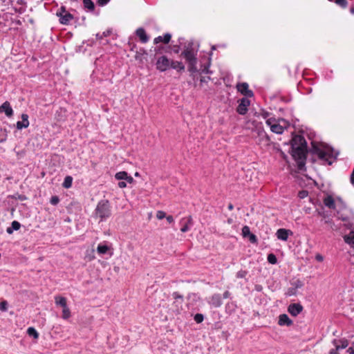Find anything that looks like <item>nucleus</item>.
I'll list each match as a JSON object with an SVG mask.
<instances>
[{
  "mask_svg": "<svg viewBox=\"0 0 354 354\" xmlns=\"http://www.w3.org/2000/svg\"><path fill=\"white\" fill-rule=\"evenodd\" d=\"M0 113H4L8 118H10L13 115V109L8 101L3 102L0 106Z\"/></svg>",
  "mask_w": 354,
  "mask_h": 354,
  "instance_id": "19",
  "label": "nucleus"
},
{
  "mask_svg": "<svg viewBox=\"0 0 354 354\" xmlns=\"http://www.w3.org/2000/svg\"><path fill=\"white\" fill-rule=\"evenodd\" d=\"M317 153L319 158L327 162L328 165H331L338 156L337 152L329 148H326L324 150L319 149Z\"/></svg>",
  "mask_w": 354,
  "mask_h": 354,
  "instance_id": "4",
  "label": "nucleus"
},
{
  "mask_svg": "<svg viewBox=\"0 0 354 354\" xmlns=\"http://www.w3.org/2000/svg\"><path fill=\"white\" fill-rule=\"evenodd\" d=\"M28 115L26 113H23L21 115L22 121H18L16 124L17 129L21 130L22 129H26L29 126V120H28Z\"/></svg>",
  "mask_w": 354,
  "mask_h": 354,
  "instance_id": "20",
  "label": "nucleus"
},
{
  "mask_svg": "<svg viewBox=\"0 0 354 354\" xmlns=\"http://www.w3.org/2000/svg\"><path fill=\"white\" fill-rule=\"evenodd\" d=\"M302 148L306 147V142L304 137L301 136H295L291 142V148Z\"/></svg>",
  "mask_w": 354,
  "mask_h": 354,
  "instance_id": "8",
  "label": "nucleus"
},
{
  "mask_svg": "<svg viewBox=\"0 0 354 354\" xmlns=\"http://www.w3.org/2000/svg\"><path fill=\"white\" fill-rule=\"evenodd\" d=\"M335 3L339 6L340 7L345 8L348 5V2L346 0H334Z\"/></svg>",
  "mask_w": 354,
  "mask_h": 354,
  "instance_id": "40",
  "label": "nucleus"
},
{
  "mask_svg": "<svg viewBox=\"0 0 354 354\" xmlns=\"http://www.w3.org/2000/svg\"><path fill=\"white\" fill-rule=\"evenodd\" d=\"M171 60L165 55L160 56L156 61V68L161 72L166 71L171 67Z\"/></svg>",
  "mask_w": 354,
  "mask_h": 354,
  "instance_id": "5",
  "label": "nucleus"
},
{
  "mask_svg": "<svg viewBox=\"0 0 354 354\" xmlns=\"http://www.w3.org/2000/svg\"><path fill=\"white\" fill-rule=\"evenodd\" d=\"M228 207V209H229V210H232V209H233V208H234V206H233V205H232V203H230V204L228 205V207Z\"/></svg>",
  "mask_w": 354,
  "mask_h": 354,
  "instance_id": "58",
  "label": "nucleus"
},
{
  "mask_svg": "<svg viewBox=\"0 0 354 354\" xmlns=\"http://www.w3.org/2000/svg\"><path fill=\"white\" fill-rule=\"evenodd\" d=\"M250 102L247 98H242L239 104L236 111L241 115H245L248 111V107L250 106Z\"/></svg>",
  "mask_w": 354,
  "mask_h": 354,
  "instance_id": "12",
  "label": "nucleus"
},
{
  "mask_svg": "<svg viewBox=\"0 0 354 354\" xmlns=\"http://www.w3.org/2000/svg\"><path fill=\"white\" fill-rule=\"evenodd\" d=\"M319 214L322 216V217H323L322 221L324 222L325 224H326L328 225V229L329 230L337 231L339 229V227L337 226V225H335L329 216H328L325 215L324 213H321V212H319Z\"/></svg>",
  "mask_w": 354,
  "mask_h": 354,
  "instance_id": "11",
  "label": "nucleus"
},
{
  "mask_svg": "<svg viewBox=\"0 0 354 354\" xmlns=\"http://www.w3.org/2000/svg\"><path fill=\"white\" fill-rule=\"evenodd\" d=\"M172 297L175 300L173 304L176 307L174 310L179 313L183 308V297L178 292H173Z\"/></svg>",
  "mask_w": 354,
  "mask_h": 354,
  "instance_id": "7",
  "label": "nucleus"
},
{
  "mask_svg": "<svg viewBox=\"0 0 354 354\" xmlns=\"http://www.w3.org/2000/svg\"><path fill=\"white\" fill-rule=\"evenodd\" d=\"M84 6L85 8L90 11H93L95 9L94 3L92 0H83Z\"/></svg>",
  "mask_w": 354,
  "mask_h": 354,
  "instance_id": "31",
  "label": "nucleus"
},
{
  "mask_svg": "<svg viewBox=\"0 0 354 354\" xmlns=\"http://www.w3.org/2000/svg\"><path fill=\"white\" fill-rule=\"evenodd\" d=\"M344 240L346 243L354 245V232H351L349 234L345 235Z\"/></svg>",
  "mask_w": 354,
  "mask_h": 354,
  "instance_id": "30",
  "label": "nucleus"
},
{
  "mask_svg": "<svg viewBox=\"0 0 354 354\" xmlns=\"http://www.w3.org/2000/svg\"><path fill=\"white\" fill-rule=\"evenodd\" d=\"M111 31L109 30H107L106 31H104L101 35L100 34H97L96 35V37L99 39H102L103 37H108L110 35Z\"/></svg>",
  "mask_w": 354,
  "mask_h": 354,
  "instance_id": "42",
  "label": "nucleus"
},
{
  "mask_svg": "<svg viewBox=\"0 0 354 354\" xmlns=\"http://www.w3.org/2000/svg\"><path fill=\"white\" fill-rule=\"evenodd\" d=\"M278 324L280 326H290L292 324V321L286 314H282L279 315Z\"/></svg>",
  "mask_w": 354,
  "mask_h": 354,
  "instance_id": "24",
  "label": "nucleus"
},
{
  "mask_svg": "<svg viewBox=\"0 0 354 354\" xmlns=\"http://www.w3.org/2000/svg\"><path fill=\"white\" fill-rule=\"evenodd\" d=\"M170 68L176 69L178 71H183L185 70V66L182 62L174 60H171Z\"/></svg>",
  "mask_w": 354,
  "mask_h": 354,
  "instance_id": "27",
  "label": "nucleus"
},
{
  "mask_svg": "<svg viewBox=\"0 0 354 354\" xmlns=\"http://www.w3.org/2000/svg\"><path fill=\"white\" fill-rule=\"evenodd\" d=\"M180 50V47L179 45H174L172 47V50L174 53H178Z\"/></svg>",
  "mask_w": 354,
  "mask_h": 354,
  "instance_id": "49",
  "label": "nucleus"
},
{
  "mask_svg": "<svg viewBox=\"0 0 354 354\" xmlns=\"http://www.w3.org/2000/svg\"><path fill=\"white\" fill-rule=\"evenodd\" d=\"M62 9L64 13L57 14L59 16V21L62 24L67 25L73 19V16L71 13L66 12L64 8H62Z\"/></svg>",
  "mask_w": 354,
  "mask_h": 354,
  "instance_id": "16",
  "label": "nucleus"
},
{
  "mask_svg": "<svg viewBox=\"0 0 354 354\" xmlns=\"http://www.w3.org/2000/svg\"><path fill=\"white\" fill-rule=\"evenodd\" d=\"M55 301L57 305L62 306V308H65L67 306L66 299L62 296H56L55 297Z\"/></svg>",
  "mask_w": 354,
  "mask_h": 354,
  "instance_id": "29",
  "label": "nucleus"
},
{
  "mask_svg": "<svg viewBox=\"0 0 354 354\" xmlns=\"http://www.w3.org/2000/svg\"><path fill=\"white\" fill-rule=\"evenodd\" d=\"M308 196V192L307 191H301L299 193V196L301 198H304Z\"/></svg>",
  "mask_w": 354,
  "mask_h": 354,
  "instance_id": "50",
  "label": "nucleus"
},
{
  "mask_svg": "<svg viewBox=\"0 0 354 354\" xmlns=\"http://www.w3.org/2000/svg\"><path fill=\"white\" fill-rule=\"evenodd\" d=\"M230 293L229 291H225L224 293H223V298L224 299H227L230 297Z\"/></svg>",
  "mask_w": 354,
  "mask_h": 354,
  "instance_id": "53",
  "label": "nucleus"
},
{
  "mask_svg": "<svg viewBox=\"0 0 354 354\" xmlns=\"http://www.w3.org/2000/svg\"><path fill=\"white\" fill-rule=\"evenodd\" d=\"M301 286H302L301 283L300 281H298L297 285H296V287L297 288H300V287H301Z\"/></svg>",
  "mask_w": 354,
  "mask_h": 354,
  "instance_id": "60",
  "label": "nucleus"
},
{
  "mask_svg": "<svg viewBox=\"0 0 354 354\" xmlns=\"http://www.w3.org/2000/svg\"><path fill=\"white\" fill-rule=\"evenodd\" d=\"M207 301L214 308H218L222 305V298L220 294H214Z\"/></svg>",
  "mask_w": 354,
  "mask_h": 354,
  "instance_id": "9",
  "label": "nucleus"
},
{
  "mask_svg": "<svg viewBox=\"0 0 354 354\" xmlns=\"http://www.w3.org/2000/svg\"><path fill=\"white\" fill-rule=\"evenodd\" d=\"M21 224L18 221H14L11 223V227L7 228L6 232L10 234L13 232L14 230H19Z\"/></svg>",
  "mask_w": 354,
  "mask_h": 354,
  "instance_id": "28",
  "label": "nucleus"
},
{
  "mask_svg": "<svg viewBox=\"0 0 354 354\" xmlns=\"http://www.w3.org/2000/svg\"><path fill=\"white\" fill-rule=\"evenodd\" d=\"M292 234V232L290 230L284 228L279 229L276 232V236L278 239L281 241H287L288 236Z\"/></svg>",
  "mask_w": 354,
  "mask_h": 354,
  "instance_id": "18",
  "label": "nucleus"
},
{
  "mask_svg": "<svg viewBox=\"0 0 354 354\" xmlns=\"http://www.w3.org/2000/svg\"><path fill=\"white\" fill-rule=\"evenodd\" d=\"M136 35L140 38L142 43H147L149 41V37L146 34L145 30L142 28H139L136 30Z\"/></svg>",
  "mask_w": 354,
  "mask_h": 354,
  "instance_id": "22",
  "label": "nucleus"
},
{
  "mask_svg": "<svg viewBox=\"0 0 354 354\" xmlns=\"http://www.w3.org/2000/svg\"><path fill=\"white\" fill-rule=\"evenodd\" d=\"M347 352L349 353L350 354H354V348L350 347L347 350Z\"/></svg>",
  "mask_w": 354,
  "mask_h": 354,
  "instance_id": "56",
  "label": "nucleus"
},
{
  "mask_svg": "<svg viewBox=\"0 0 354 354\" xmlns=\"http://www.w3.org/2000/svg\"><path fill=\"white\" fill-rule=\"evenodd\" d=\"M165 218L168 223H171L174 222V218L172 216L169 215V216H166Z\"/></svg>",
  "mask_w": 354,
  "mask_h": 354,
  "instance_id": "52",
  "label": "nucleus"
},
{
  "mask_svg": "<svg viewBox=\"0 0 354 354\" xmlns=\"http://www.w3.org/2000/svg\"><path fill=\"white\" fill-rule=\"evenodd\" d=\"M350 12L352 15H354V6L350 8Z\"/></svg>",
  "mask_w": 354,
  "mask_h": 354,
  "instance_id": "59",
  "label": "nucleus"
},
{
  "mask_svg": "<svg viewBox=\"0 0 354 354\" xmlns=\"http://www.w3.org/2000/svg\"><path fill=\"white\" fill-rule=\"evenodd\" d=\"M187 299L190 301V302L197 301L198 300H200V297L197 294L190 293L187 296Z\"/></svg>",
  "mask_w": 354,
  "mask_h": 354,
  "instance_id": "36",
  "label": "nucleus"
},
{
  "mask_svg": "<svg viewBox=\"0 0 354 354\" xmlns=\"http://www.w3.org/2000/svg\"><path fill=\"white\" fill-rule=\"evenodd\" d=\"M248 272L245 270H240L236 273L237 278H244L247 275Z\"/></svg>",
  "mask_w": 354,
  "mask_h": 354,
  "instance_id": "46",
  "label": "nucleus"
},
{
  "mask_svg": "<svg viewBox=\"0 0 354 354\" xmlns=\"http://www.w3.org/2000/svg\"><path fill=\"white\" fill-rule=\"evenodd\" d=\"M270 113L268 112H264L262 115L264 118H266L269 116Z\"/></svg>",
  "mask_w": 354,
  "mask_h": 354,
  "instance_id": "57",
  "label": "nucleus"
},
{
  "mask_svg": "<svg viewBox=\"0 0 354 354\" xmlns=\"http://www.w3.org/2000/svg\"><path fill=\"white\" fill-rule=\"evenodd\" d=\"M194 319L197 324H199L203 321L204 316L201 313H197L194 315Z\"/></svg>",
  "mask_w": 354,
  "mask_h": 354,
  "instance_id": "39",
  "label": "nucleus"
},
{
  "mask_svg": "<svg viewBox=\"0 0 354 354\" xmlns=\"http://www.w3.org/2000/svg\"><path fill=\"white\" fill-rule=\"evenodd\" d=\"M333 344L336 347V351L344 349L348 346V342L346 339H341L339 341L334 340Z\"/></svg>",
  "mask_w": 354,
  "mask_h": 354,
  "instance_id": "25",
  "label": "nucleus"
},
{
  "mask_svg": "<svg viewBox=\"0 0 354 354\" xmlns=\"http://www.w3.org/2000/svg\"><path fill=\"white\" fill-rule=\"evenodd\" d=\"M188 62V70L189 71L192 73H195L197 71L196 68V64H197V59L187 62Z\"/></svg>",
  "mask_w": 354,
  "mask_h": 354,
  "instance_id": "32",
  "label": "nucleus"
},
{
  "mask_svg": "<svg viewBox=\"0 0 354 354\" xmlns=\"http://www.w3.org/2000/svg\"><path fill=\"white\" fill-rule=\"evenodd\" d=\"M197 53L192 47V44L188 46L182 52L181 55L186 59L187 62H191L196 59Z\"/></svg>",
  "mask_w": 354,
  "mask_h": 354,
  "instance_id": "6",
  "label": "nucleus"
},
{
  "mask_svg": "<svg viewBox=\"0 0 354 354\" xmlns=\"http://www.w3.org/2000/svg\"><path fill=\"white\" fill-rule=\"evenodd\" d=\"M112 250L111 244L108 242L104 241L98 244L97 247V252L100 255H103L109 253Z\"/></svg>",
  "mask_w": 354,
  "mask_h": 354,
  "instance_id": "10",
  "label": "nucleus"
},
{
  "mask_svg": "<svg viewBox=\"0 0 354 354\" xmlns=\"http://www.w3.org/2000/svg\"><path fill=\"white\" fill-rule=\"evenodd\" d=\"M62 318L64 319H67L71 317V311L70 309L68 308L67 306H65V308H62Z\"/></svg>",
  "mask_w": 354,
  "mask_h": 354,
  "instance_id": "35",
  "label": "nucleus"
},
{
  "mask_svg": "<svg viewBox=\"0 0 354 354\" xmlns=\"http://www.w3.org/2000/svg\"><path fill=\"white\" fill-rule=\"evenodd\" d=\"M115 178L117 180H125L129 183H132L133 181V177L131 176H129L127 172L126 171H119L115 174Z\"/></svg>",
  "mask_w": 354,
  "mask_h": 354,
  "instance_id": "21",
  "label": "nucleus"
},
{
  "mask_svg": "<svg viewBox=\"0 0 354 354\" xmlns=\"http://www.w3.org/2000/svg\"><path fill=\"white\" fill-rule=\"evenodd\" d=\"M112 214L111 206L107 200H102L98 202L93 216L100 220V222L106 221Z\"/></svg>",
  "mask_w": 354,
  "mask_h": 354,
  "instance_id": "1",
  "label": "nucleus"
},
{
  "mask_svg": "<svg viewBox=\"0 0 354 354\" xmlns=\"http://www.w3.org/2000/svg\"><path fill=\"white\" fill-rule=\"evenodd\" d=\"M338 351H336V348L335 349H332L330 351V354H339Z\"/></svg>",
  "mask_w": 354,
  "mask_h": 354,
  "instance_id": "55",
  "label": "nucleus"
},
{
  "mask_svg": "<svg viewBox=\"0 0 354 354\" xmlns=\"http://www.w3.org/2000/svg\"><path fill=\"white\" fill-rule=\"evenodd\" d=\"M266 124L270 128L272 132L277 134H282L289 127L288 122L283 118H270L266 120Z\"/></svg>",
  "mask_w": 354,
  "mask_h": 354,
  "instance_id": "2",
  "label": "nucleus"
},
{
  "mask_svg": "<svg viewBox=\"0 0 354 354\" xmlns=\"http://www.w3.org/2000/svg\"><path fill=\"white\" fill-rule=\"evenodd\" d=\"M267 259H268V261L271 264H276L277 262V259L276 256L272 253L269 254L268 255Z\"/></svg>",
  "mask_w": 354,
  "mask_h": 354,
  "instance_id": "38",
  "label": "nucleus"
},
{
  "mask_svg": "<svg viewBox=\"0 0 354 354\" xmlns=\"http://www.w3.org/2000/svg\"><path fill=\"white\" fill-rule=\"evenodd\" d=\"M8 136V131L6 129L0 128V143L6 140Z\"/></svg>",
  "mask_w": 354,
  "mask_h": 354,
  "instance_id": "34",
  "label": "nucleus"
},
{
  "mask_svg": "<svg viewBox=\"0 0 354 354\" xmlns=\"http://www.w3.org/2000/svg\"><path fill=\"white\" fill-rule=\"evenodd\" d=\"M303 310V306L300 304H291L288 308V313L294 317L297 316Z\"/></svg>",
  "mask_w": 354,
  "mask_h": 354,
  "instance_id": "14",
  "label": "nucleus"
},
{
  "mask_svg": "<svg viewBox=\"0 0 354 354\" xmlns=\"http://www.w3.org/2000/svg\"><path fill=\"white\" fill-rule=\"evenodd\" d=\"M257 142L259 145L268 146L270 145V140L265 131H260L258 132V140Z\"/></svg>",
  "mask_w": 354,
  "mask_h": 354,
  "instance_id": "13",
  "label": "nucleus"
},
{
  "mask_svg": "<svg viewBox=\"0 0 354 354\" xmlns=\"http://www.w3.org/2000/svg\"><path fill=\"white\" fill-rule=\"evenodd\" d=\"M28 334L30 335V336H33L35 338H38L39 337V334L37 332V330L32 328V327H30L28 328Z\"/></svg>",
  "mask_w": 354,
  "mask_h": 354,
  "instance_id": "37",
  "label": "nucleus"
},
{
  "mask_svg": "<svg viewBox=\"0 0 354 354\" xmlns=\"http://www.w3.org/2000/svg\"><path fill=\"white\" fill-rule=\"evenodd\" d=\"M249 240L251 243H256L257 241V236L254 234H250L249 236Z\"/></svg>",
  "mask_w": 354,
  "mask_h": 354,
  "instance_id": "47",
  "label": "nucleus"
},
{
  "mask_svg": "<svg viewBox=\"0 0 354 354\" xmlns=\"http://www.w3.org/2000/svg\"><path fill=\"white\" fill-rule=\"evenodd\" d=\"M324 204L330 209L335 208V201L331 196H328L324 199Z\"/></svg>",
  "mask_w": 354,
  "mask_h": 354,
  "instance_id": "26",
  "label": "nucleus"
},
{
  "mask_svg": "<svg viewBox=\"0 0 354 354\" xmlns=\"http://www.w3.org/2000/svg\"><path fill=\"white\" fill-rule=\"evenodd\" d=\"M17 3H18V4H20V5H22V4H24V0H18V1H17Z\"/></svg>",
  "mask_w": 354,
  "mask_h": 354,
  "instance_id": "61",
  "label": "nucleus"
},
{
  "mask_svg": "<svg viewBox=\"0 0 354 354\" xmlns=\"http://www.w3.org/2000/svg\"><path fill=\"white\" fill-rule=\"evenodd\" d=\"M180 223L182 225L180 231L186 232L189 230V227L193 225L192 218L191 216L187 218H183L180 220Z\"/></svg>",
  "mask_w": 354,
  "mask_h": 354,
  "instance_id": "17",
  "label": "nucleus"
},
{
  "mask_svg": "<svg viewBox=\"0 0 354 354\" xmlns=\"http://www.w3.org/2000/svg\"><path fill=\"white\" fill-rule=\"evenodd\" d=\"M8 308V303L6 301H3L0 302V310L2 311L7 310Z\"/></svg>",
  "mask_w": 354,
  "mask_h": 354,
  "instance_id": "45",
  "label": "nucleus"
},
{
  "mask_svg": "<svg viewBox=\"0 0 354 354\" xmlns=\"http://www.w3.org/2000/svg\"><path fill=\"white\" fill-rule=\"evenodd\" d=\"M127 186V183L124 181H120L118 183V187L120 188H124Z\"/></svg>",
  "mask_w": 354,
  "mask_h": 354,
  "instance_id": "51",
  "label": "nucleus"
},
{
  "mask_svg": "<svg viewBox=\"0 0 354 354\" xmlns=\"http://www.w3.org/2000/svg\"><path fill=\"white\" fill-rule=\"evenodd\" d=\"M50 202L53 205H56L59 202V198L57 196H53L51 197Z\"/></svg>",
  "mask_w": 354,
  "mask_h": 354,
  "instance_id": "43",
  "label": "nucleus"
},
{
  "mask_svg": "<svg viewBox=\"0 0 354 354\" xmlns=\"http://www.w3.org/2000/svg\"><path fill=\"white\" fill-rule=\"evenodd\" d=\"M316 259L319 261H323V257L322 255L318 254L316 256Z\"/></svg>",
  "mask_w": 354,
  "mask_h": 354,
  "instance_id": "54",
  "label": "nucleus"
},
{
  "mask_svg": "<svg viewBox=\"0 0 354 354\" xmlns=\"http://www.w3.org/2000/svg\"><path fill=\"white\" fill-rule=\"evenodd\" d=\"M248 87V84L245 82L240 83L237 85V89L239 92L244 95L250 97L253 96V93Z\"/></svg>",
  "mask_w": 354,
  "mask_h": 354,
  "instance_id": "15",
  "label": "nucleus"
},
{
  "mask_svg": "<svg viewBox=\"0 0 354 354\" xmlns=\"http://www.w3.org/2000/svg\"><path fill=\"white\" fill-rule=\"evenodd\" d=\"M251 234L250 227L248 226H244L242 228V234L243 237H247Z\"/></svg>",
  "mask_w": 354,
  "mask_h": 354,
  "instance_id": "41",
  "label": "nucleus"
},
{
  "mask_svg": "<svg viewBox=\"0 0 354 354\" xmlns=\"http://www.w3.org/2000/svg\"><path fill=\"white\" fill-rule=\"evenodd\" d=\"M156 217L158 219L161 220L166 217V214L163 211H158L156 213Z\"/></svg>",
  "mask_w": 354,
  "mask_h": 354,
  "instance_id": "44",
  "label": "nucleus"
},
{
  "mask_svg": "<svg viewBox=\"0 0 354 354\" xmlns=\"http://www.w3.org/2000/svg\"><path fill=\"white\" fill-rule=\"evenodd\" d=\"M171 35L170 33H166L163 36H158L156 37L153 40V43L157 44L160 42H163L164 44H168L171 40Z\"/></svg>",
  "mask_w": 354,
  "mask_h": 354,
  "instance_id": "23",
  "label": "nucleus"
},
{
  "mask_svg": "<svg viewBox=\"0 0 354 354\" xmlns=\"http://www.w3.org/2000/svg\"><path fill=\"white\" fill-rule=\"evenodd\" d=\"M292 156L297 163L298 169H303L306 164V147L292 148Z\"/></svg>",
  "mask_w": 354,
  "mask_h": 354,
  "instance_id": "3",
  "label": "nucleus"
},
{
  "mask_svg": "<svg viewBox=\"0 0 354 354\" xmlns=\"http://www.w3.org/2000/svg\"><path fill=\"white\" fill-rule=\"evenodd\" d=\"M72 182H73V178L70 176H67L65 177L64 183H63V187L64 188H70L72 186Z\"/></svg>",
  "mask_w": 354,
  "mask_h": 354,
  "instance_id": "33",
  "label": "nucleus"
},
{
  "mask_svg": "<svg viewBox=\"0 0 354 354\" xmlns=\"http://www.w3.org/2000/svg\"><path fill=\"white\" fill-rule=\"evenodd\" d=\"M110 0H97V3L100 6H104L106 5Z\"/></svg>",
  "mask_w": 354,
  "mask_h": 354,
  "instance_id": "48",
  "label": "nucleus"
}]
</instances>
